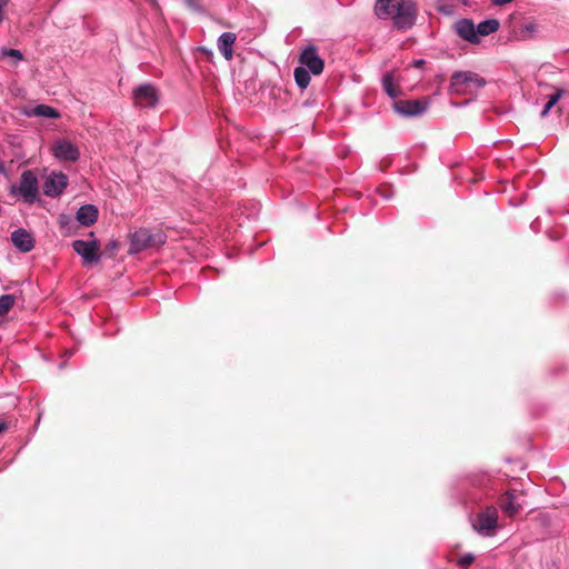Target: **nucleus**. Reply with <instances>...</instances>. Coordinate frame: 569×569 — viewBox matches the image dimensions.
<instances>
[{
    "mask_svg": "<svg viewBox=\"0 0 569 569\" xmlns=\"http://www.w3.org/2000/svg\"><path fill=\"white\" fill-rule=\"evenodd\" d=\"M375 13L379 19H390L397 30L406 31L416 24L418 7L415 0H377Z\"/></svg>",
    "mask_w": 569,
    "mask_h": 569,
    "instance_id": "f257e3e1",
    "label": "nucleus"
},
{
    "mask_svg": "<svg viewBox=\"0 0 569 569\" xmlns=\"http://www.w3.org/2000/svg\"><path fill=\"white\" fill-rule=\"evenodd\" d=\"M299 66L293 70L296 84L300 89H307L312 76H319L325 69V61L319 56V49L315 44H309L301 50L299 56Z\"/></svg>",
    "mask_w": 569,
    "mask_h": 569,
    "instance_id": "f03ea898",
    "label": "nucleus"
},
{
    "mask_svg": "<svg viewBox=\"0 0 569 569\" xmlns=\"http://www.w3.org/2000/svg\"><path fill=\"white\" fill-rule=\"evenodd\" d=\"M486 84V79L473 71H456L450 77L449 91L452 94H468Z\"/></svg>",
    "mask_w": 569,
    "mask_h": 569,
    "instance_id": "7ed1b4c3",
    "label": "nucleus"
},
{
    "mask_svg": "<svg viewBox=\"0 0 569 569\" xmlns=\"http://www.w3.org/2000/svg\"><path fill=\"white\" fill-rule=\"evenodd\" d=\"M10 194L20 197L23 202L32 204L38 200L39 181L32 170H24L18 184L10 187Z\"/></svg>",
    "mask_w": 569,
    "mask_h": 569,
    "instance_id": "20e7f679",
    "label": "nucleus"
},
{
    "mask_svg": "<svg viewBox=\"0 0 569 569\" xmlns=\"http://www.w3.org/2000/svg\"><path fill=\"white\" fill-rule=\"evenodd\" d=\"M167 240L163 232L152 233L148 228H140L130 234L129 254H137L151 247H160Z\"/></svg>",
    "mask_w": 569,
    "mask_h": 569,
    "instance_id": "39448f33",
    "label": "nucleus"
},
{
    "mask_svg": "<svg viewBox=\"0 0 569 569\" xmlns=\"http://www.w3.org/2000/svg\"><path fill=\"white\" fill-rule=\"evenodd\" d=\"M498 520L497 508L488 506L471 520V527L481 537H493L498 528Z\"/></svg>",
    "mask_w": 569,
    "mask_h": 569,
    "instance_id": "423d86ee",
    "label": "nucleus"
},
{
    "mask_svg": "<svg viewBox=\"0 0 569 569\" xmlns=\"http://www.w3.org/2000/svg\"><path fill=\"white\" fill-rule=\"evenodd\" d=\"M90 239H78L72 242V249L82 258L83 263H93L100 260V241L94 233L89 232Z\"/></svg>",
    "mask_w": 569,
    "mask_h": 569,
    "instance_id": "0eeeda50",
    "label": "nucleus"
},
{
    "mask_svg": "<svg viewBox=\"0 0 569 569\" xmlns=\"http://www.w3.org/2000/svg\"><path fill=\"white\" fill-rule=\"evenodd\" d=\"M53 158L60 162H77L80 159L79 147L68 139L59 138L51 146Z\"/></svg>",
    "mask_w": 569,
    "mask_h": 569,
    "instance_id": "6e6552de",
    "label": "nucleus"
},
{
    "mask_svg": "<svg viewBox=\"0 0 569 569\" xmlns=\"http://www.w3.org/2000/svg\"><path fill=\"white\" fill-rule=\"evenodd\" d=\"M428 107L427 99L398 100L392 103V109L405 118L419 117L428 110Z\"/></svg>",
    "mask_w": 569,
    "mask_h": 569,
    "instance_id": "1a4fd4ad",
    "label": "nucleus"
},
{
    "mask_svg": "<svg viewBox=\"0 0 569 569\" xmlns=\"http://www.w3.org/2000/svg\"><path fill=\"white\" fill-rule=\"evenodd\" d=\"M132 98L136 106L140 108H153L159 101L158 91L150 83L138 86L132 92Z\"/></svg>",
    "mask_w": 569,
    "mask_h": 569,
    "instance_id": "9d476101",
    "label": "nucleus"
},
{
    "mask_svg": "<svg viewBox=\"0 0 569 569\" xmlns=\"http://www.w3.org/2000/svg\"><path fill=\"white\" fill-rule=\"evenodd\" d=\"M69 182L68 176L63 172L52 171L42 184L43 193L50 198L61 196Z\"/></svg>",
    "mask_w": 569,
    "mask_h": 569,
    "instance_id": "9b49d317",
    "label": "nucleus"
},
{
    "mask_svg": "<svg viewBox=\"0 0 569 569\" xmlns=\"http://www.w3.org/2000/svg\"><path fill=\"white\" fill-rule=\"evenodd\" d=\"M455 31L457 34L465 41L477 44L479 43V39H477V30L476 24L471 19L462 18L455 22L453 24Z\"/></svg>",
    "mask_w": 569,
    "mask_h": 569,
    "instance_id": "f8f14e48",
    "label": "nucleus"
},
{
    "mask_svg": "<svg viewBox=\"0 0 569 569\" xmlns=\"http://www.w3.org/2000/svg\"><path fill=\"white\" fill-rule=\"evenodd\" d=\"M11 241L13 246L23 253L30 252L34 248L32 234L23 228L12 231Z\"/></svg>",
    "mask_w": 569,
    "mask_h": 569,
    "instance_id": "ddd939ff",
    "label": "nucleus"
},
{
    "mask_svg": "<svg viewBox=\"0 0 569 569\" xmlns=\"http://www.w3.org/2000/svg\"><path fill=\"white\" fill-rule=\"evenodd\" d=\"M21 114L27 118L39 117V118H48V119H59L61 117L60 112L48 104H37L36 107H23L21 109Z\"/></svg>",
    "mask_w": 569,
    "mask_h": 569,
    "instance_id": "4468645a",
    "label": "nucleus"
},
{
    "mask_svg": "<svg viewBox=\"0 0 569 569\" xmlns=\"http://www.w3.org/2000/svg\"><path fill=\"white\" fill-rule=\"evenodd\" d=\"M99 211L94 204H83L76 212L77 221L84 227H90L98 220Z\"/></svg>",
    "mask_w": 569,
    "mask_h": 569,
    "instance_id": "2eb2a0df",
    "label": "nucleus"
},
{
    "mask_svg": "<svg viewBox=\"0 0 569 569\" xmlns=\"http://www.w3.org/2000/svg\"><path fill=\"white\" fill-rule=\"evenodd\" d=\"M236 39H237L236 34L232 32H223L218 38V42H217L218 49L226 60H231L233 57L232 47H233Z\"/></svg>",
    "mask_w": 569,
    "mask_h": 569,
    "instance_id": "dca6fc26",
    "label": "nucleus"
},
{
    "mask_svg": "<svg viewBox=\"0 0 569 569\" xmlns=\"http://www.w3.org/2000/svg\"><path fill=\"white\" fill-rule=\"evenodd\" d=\"M499 506L509 517L515 516L520 509V505L516 502V495L513 490L507 491L501 496Z\"/></svg>",
    "mask_w": 569,
    "mask_h": 569,
    "instance_id": "f3484780",
    "label": "nucleus"
},
{
    "mask_svg": "<svg viewBox=\"0 0 569 569\" xmlns=\"http://www.w3.org/2000/svg\"><path fill=\"white\" fill-rule=\"evenodd\" d=\"M499 27L500 22L498 19H487L481 21L476 26L477 39L480 40L481 37H486L498 31Z\"/></svg>",
    "mask_w": 569,
    "mask_h": 569,
    "instance_id": "a211bd4d",
    "label": "nucleus"
},
{
    "mask_svg": "<svg viewBox=\"0 0 569 569\" xmlns=\"http://www.w3.org/2000/svg\"><path fill=\"white\" fill-rule=\"evenodd\" d=\"M393 80V74L391 72L385 73L381 79L382 88L391 99L397 98L400 93V90L395 86Z\"/></svg>",
    "mask_w": 569,
    "mask_h": 569,
    "instance_id": "6ab92c4d",
    "label": "nucleus"
},
{
    "mask_svg": "<svg viewBox=\"0 0 569 569\" xmlns=\"http://www.w3.org/2000/svg\"><path fill=\"white\" fill-rule=\"evenodd\" d=\"M16 302V297L13 295H2L0 296V317L7 315L10 309L13 307Z\"/></svg>",
    "mask_w": 569,
    "mask_h": 569,
    "instance_id": "aec40b11",
    "label": "nucleus"
},
{
    "mask_svg": "<svg viewBox=\"0 0 569 569\" xmlns=\"http://www.w3.org/2000/svg\"><path fill=\"white\" fill-rule=\"evenodd\" d=\"M490 481H491V478L487 473H478V475H472L469 477V482L473 487L487 488L488 485L490 483Z\"/></svg>",
    "mask_w": 569,
    "mask_h": 569,
    "instance_id": "412c9836",
    "label": "nucleus"
},
{
    "mask_svg": "<svg viewBox=\"0 0 569 569\" xmlns=\"http://www.w3.org/2000/svg\"><path fill=\"white\" fill-rule=\"evenodd\" d=\"M1 57L2 58H13L14 59V64H17L18 62L23 60V54L18 49L2 48L1 49Z\"/></svg>",
    "mask_w": 569,
    "mask_h": 569,
    "instance_id": "4be33fe9",
    "label": "nucleus"
},
{
    "mask_svg": "<svg viewBox=\"0 0 569 569\" xmlns=\"http://www.w3.org/2000/svg\"><path fill=\"white\" fill-rule=\"evenodd\" d=\"M475 559L476 557L473 553H465L458 559V566L462 567L463 569H467L475 561Z\"/></svg>",
    "mask_w": 569,
    "mask_h": 569,
    "instance_id": "5701e85b",
    "label": "nucleus"
},
{
    "mask_svg": "<svg viewBox=\"0 0 569 569\" xmlns=\"http://www.w3.org/2000/svg\"><path fill=\"white\" fill-rule=\"evenodd\" d=\"M565 93V90L562 89H557L555 93L550 94L549 96V99H548V102L555 107L559 100L561 99V97L563 96Z\"/></svg>",
    "mask_w": 569,
    "mask_h": 569,
    "instance_id": "b1692460",
    "label": "nucleus"
},
{
    "mask_svg": "<svg viewBox=\"0 0 569 569\" xmlns=\"http://www.w3.org/2000/svg\"><path fill=\"white\" fill-rule=\"evenodd\" d=\"M9 0H0V23H2L6 19V7L8 6Z\"/></svg>",
    "mask_w": 569,
    "mask_h": 569,
    "instance_id": "393cba45",
    "label": "nucleus"
},
{
    "mask_svg": "<svg viewBox=\"0 0 569 569\" xmlns=\"http://www.w3.org/2000/svg\"><path fill=\"white\" fill-rule=\"evenodd\" d=\"M552 108H553V107H552L549 102H547V103L543 106V108H542V111H541L540 116H541L542 118L547 117V116H548V113L550 112V110H551Z\"/></svg>",
    "mask_w": 569,
    "mask_h": 569,
    "instance_id": "a878e982",
    "label": "nucleus"
},
{
    "mask_svg": "<svg viewBox=\"0 0 569 569\" xmlns=\"http://www.w3.org/2000/svg\"><path fill=\"white\" fill-rule=\"evenodd\" d=\"M537 30V24L536 23H527L523 26V31H527V32H535Z\"/></svg>",
    "mask_w": 569,
    "mask_h": 569,
    "instance_id": "bb28decb",
    "label": "nucleus"
},
{
    "mask_svg": "<svg viewBox=\"0 0 569 569\" xmlns=\"http://www.w3.org/2000/svg\"><path fill=\"white\" fill-rule=\"evenodd\" d=\"M107 247L110 251H113L118 248V242L116 240H111Z\"/></svg>",
    "mask_w": 569,
    "mask_h": 569,
    "instance_id": "cd10ccee",
    "label": "nucleus"
},
{
    "mask_svg": "<svg viewBox=\"0 0 569 569\" xmlns=\"http://www.w3.org/2000/svg\"><path fill=\"white\" fill-rule=\"evenodd\" d=\"M8 429V425L0 420V435Z\"/></svg>",
    "mask_w": 569,
    "mask_h": 569,
    "instance_id": "c85d7f7f",
    "label": "nucleus"
},
{
    "mask_svg": "<svg viewBox=\"0 0 569 569\" xmlns=\"http://www.w3.org/2000/svg\"><path fill=\"white\" fill-rule=\"evenodd\" d=\"M0 172L1 173H4L6 172V164L3 161L0 160Z\"/></svg>",
    "mask_w": 569,
    "mask_h": 569,
    "instance_id": "c756f323",
    "label": "nucleus"
},
{
    "mask_svg": "<svg viewBox=\"0 0 569 569\" xmlns=\"http://www.w3.org/2000/svg\"><path fill=\"white\" fill-rule=\"evenodd\" d=\"M423 63H425V61H423V60H419V61H417V66H421V64H423Z\"/></svg>",
    "mask_w": 569,
    "mask_h": 569,
    "instance_id": "7c9ffc66",
    "label": "nucleus"
},
{
    "mask_svg": "<svg viewBox=\"0 0 569 569\" xmlns=\"http://www.w3.org/2000/svg\"><path fill=\"white\" fill-rule=\"evenodd\" d=\"M382 197L386 198V199H389L391 196L387 194V193H382Z\"/></svg>",
    "mask_w": 569,
    "mask_h": 569,
    "instance_id": "2f4dec72",
    "label": "nucleus"
},
{
    "mask_svg": "<svg viewBox=\"0 0 569 569\" xmlns=\"http://www.w3.org/2000/svg\"><path fill=\"white\" fill-rule=\"evenodd\" d=\"M72 355H73V351H72V350H70V351H68V352H67V356H68V357H71Z\"/></svg>",
    "mask_w": 569,
    "mask_h": 569,
    "instance_id": "473e14b6",
    "label": "nucleus"
}]
</instances>
